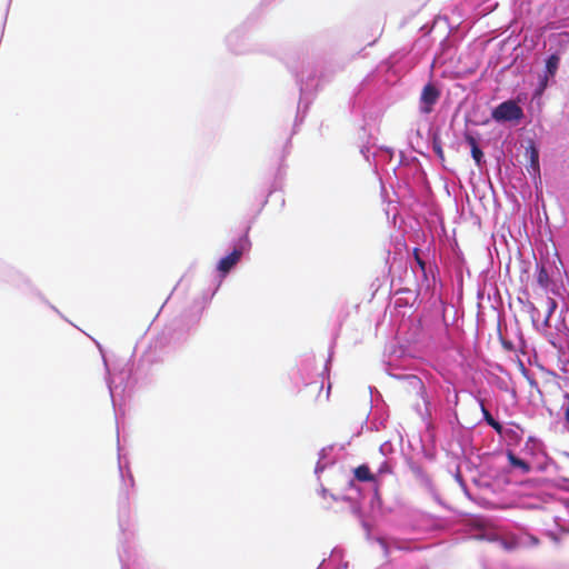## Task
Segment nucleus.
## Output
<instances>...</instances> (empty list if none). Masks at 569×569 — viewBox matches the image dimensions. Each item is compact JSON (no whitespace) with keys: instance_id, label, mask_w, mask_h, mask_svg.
<instances>
[{"instance_id":"9d476101","label":"nucleus","mask_w":569,"mask_h":569,"mask_svg":"<svg viewBox=\"0 0 569 569\" xmlns=\"http://www.w3.org/2000/svg\"><path fill=\"white\" fill-rule=\"evenodd\" d=\"M471 156H472L473 160L476 161V163L478 166H480L482 157H483V152L481 151V149L479 147H475L471 150Z\"/></svg>"},{"instance_id":"9b49d317","label":"nucleus","mask_w":569,"mask_h":569,"mask_svg":"<svg viewBox=\"0 0 569 569\" xmlns=\"http://www.w3.org/2000/svg\"><path fill=\"white\" fill-rule=\"evenodd\" d=\"M465 140L467 141V143L470 146L471 150L475 148V147H478V143H477V140L476 138L471 134V133H466L465 134Z\"/></svg>"},{"instance_id":"6e6552de","label":"nucleus","mask_w":569,"mask_h":569,"mask_svg":"<svg viewBox=\"0 0 569 569\" xmlns=\"http://www.w3.org/2000/svg\"><path fill=\"white\" fill-rule=\"evenodd\" d=\"M501 545L506 550H515L521 545V542L518 538L510 537L501 540Z\"/></svg>"},{"instance_id":"dca6fc26","label":"nucleus","mask_w":569,"mask_h":569,"mask_svg":"<svg viewBox=\"0 0 569 569\" xmlns=\"http://www.w3.org/2000/svg\"><path fill=\"white\" fill-rule=\"evenodd\" d=\"M545 277H547V274H546L545 270L541 269L540 274H539V282H542Z\"/></svg>"},{"instance_id":"f3484780","label":"nucleus","mask_w":569,"mask_h":569,"mask_svg":"<svg viewBox=\"0 0 569 569\" xmlns=\"http://www.w3.org/2000/svg\"><path fill=\"white\" fill-rule=\"evenodd\" d=\"M565 419L569 423V405L567 406V408L565 410Z\"/></svg>"},{"instance_id":"f257e3e1","label":"nucleus","mask_w":569,"mask_h":569,"mask_svg":"<svg viewBox=\"0 0 569 569\" xmlns=\"http://www.w3.org/2000/svg\"><path fill=\"white\" fill-rule=\"evenodd\" d=\"M491 116L498 122L519 121L523 117V111L513 100H508L497 106Z\"/></svg>"},{"instance_id":"2eb2a0df","label":"nucleus","mask_w":569,"mask_h":569,"mask_svg":"<svg viewBox=\"0 0 569 569\" xmlns=\"http://www.w3.org/2000/svg\"><path fill=\"white\" fill-rule=\"evenodd\" d=\"M528 539L530 540V542L536 546L539 543V540L538 538L533 537V536H528Z\"/></svg>"},{"instance_id":"0eeeda50","label":"nucleus","mask_w":569,"mask_h":569,"mask_svg":"<svg viewBox=\"0 0 569 569\" xmlns=\"http://www.w3.org/2000/svg\"><path fill=\"white\" fill-rule=\"evenodd\" d=\"M559 57L557 54H551L546 63L547 72L552 77L555 76L558 66H559Z\"/></svg>"},{"instance_id":"f8f14e48","label":"nucleus","mask_w":569,"mask_h":569,"mask_svg":"<svg viewBox=\"0 0 569 569\" xmlns=\"http://www.w3.org/2000/svg\"><path fill=\"white\" fill-rule=\"evenodd\" d=\"M538 151L535 147H531V154H530V160H531V166L535 167V168H538Z\"/></svg>"},{"instance_id":"1a4fd4ad","label":"nucleus","mask_w":569,"mask_h":569,"mask_svg":"<svg viewBox=\"0 0 569 569\" xmlns=\"http://www.w3.org/2000/svg\"><path fill=\"white\" fill-rule=\"evenodd\" d=\"M413 257H415V260L418 264V267L420 268L421 272H422V276L423 278H427V271H426V262L425 260L420 257V250L418 248H415L413 249Z\"/></svg>"},{"instance_id":"423d86ee","label":"nucleus","mask_w":569,"mask_h":569,"mask_svg":"<svg viewBox=\"0 0 569 569\" xmlns=\"http://www.w3.org/2000/svg\"><path fill=\"white\" fill-rule=\"evenodd\" d=\"M480 406H481V411L483 413V418H485L486 422L489 426H491L498 433H502L503 428H502L501 423H499L497 420L493 419V417L487 410V408L485 407L482 401L480 402Z\"/></svg>"},{"instance_id":"f03ea898","label":"nucleus","mask_w":569,"mask_h":569,"mask_svg":"<svg viewBox=\"0 0 569 569\" xmlns=\"http://www.w3.org/2000/svg\"><path fill=\"white\" fill-rule=\"evenodd\" d=\"M440 98V91L433 83H427L420 96L421 111L423 113H430L432 111L433 106L437 103Z\"/></svg>"},{"instance_id":"39448f33","label":"nucleus","mask_w":569,"mask_h":569,"mask_svg":"<svg viewBox=\"0 0 569 569\" xmlns=\"http://www.w3.org/2000/svg\"><path fill=\"white\" fill-rule=\"evenodd\" d=\"M508 460L512 467L521 469L523 473H528L531 470V467L527 461L518 458L511 451L508 452Z\"/></svg>"},{"instance_id":"7ed1b4c3","label":"nucleus","mask_w":569,"mask_h":569,"mask_svg":"<svg viewBox=\"0 0 569 569\" xmlns=\"http://www.w3.org/2000/svg\"><path fill=\"white\" fill-rule=\"evenodd\" d=\"M242 256V250L240 248H234L231 253L223 257L218 263V270L222 274H227L240 260Z\"/></svg>"},{"instance_id":"4468645a","label":"nucleus","mask_w":569,"mask_h":569,"mask_svg":"<svg viewBox=\"0 0 569 569\" xmlns=\"http://www.w3.org/2000/svg\"><path fill=\"white\" fill-rule=\"evenodd\" d=\"M548 78L545 77L540 82V91L545 90L547 87Z\"/></svg>"},{"instance_id":"a211bd4d","label":"nucleus","mask_w":569,"mask_h":569,"mask_svg":"<svg viewBox=\"0 0 569 569\" xmlns=\"http://www.w3.org/2000/svg\"><path fill=\"white\" fill-rule=\"evenodd\" d=\"M418 385H419L420 389L423 388L422 382L420 380H418Z\"/></svg>"},{"instance_id":"20e7f679","label":"nucleus","mask_w":569,"mask_h":569,"mask_svg":"<svg viewBox=\"0 0 569 569\" xmlns=\"http://www.w3.org/2000/svg\"><path fill=\"white\" fill-rule=\"evenodd\" d=\"M355 478L359 481H373L375 476L371 473L369 467L367 465H361L357 467L353 471Z\"/></svg>"},{"instance_id":"ddd939ff","label":"nucleus","mask_w":569,"mask_h":569,"mask_svg":"<svg viewBox=\"0 0 569 569\" xmlns=\"http://www.w3.org/2000/svg\"><path fill=\"white\" fill-rule=\"evenodd\" d=\"M433 151L437 153L439 158L443 159V150L441 148V144L437 141H433Z\"/></svg>"}]
</instances>
